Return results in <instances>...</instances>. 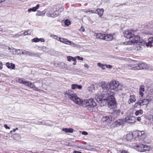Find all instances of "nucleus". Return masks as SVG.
Listing matches in <instances>:
<instances>
[{
  "instance_id": "nucleus-1",
  "label": "nucleus",
  "mask_w": 153,
  "mask_h": 153,
  "mask_svg": "<svg viewBox=\"0 0 153 153\" xmlns=\"http://www.w3.org/2000/svg\"><path fill=\"white\" fill-rule=\"evenodd\" d=\"M75 99L72 100L76 104L80 105L82 103L85 107H87L89 110L93 111V108L96 106V103L94 101L93 99H91L88 100H85L81 102L80 99L76 96L74 97Z\"/></svg>"
},
{
  "instance_id": "nucleus-2",
  "label": "nucleus",
  "mask_w": 153,
  "mask_h": 153,
  "mask_svg": "<svg viewBox=\"0 0 153 153\" xmlns=\"http://www.w3.org/2000/svg\"><path fill=\"white\" fill-rule=\"evenodd\" d=\"M111 94L108 96L107 94L105 95L106 97H107L108 105L110 108H115L117 107V104L114 96V92H111Z\"/></svg>"
},
{
  "instance_id": "nucleus-3",
  "label": "nucleus",
  "mask_w": 153,
  "mask_h": 153,
  "mask_svg": "<svg viewBox=\"0 0 153 153\" xmlns=\"http://www.w3.org/2000/svg\"><path fill=\"white\" fill-rule=\"evenodd\" d=\"M145 132L144 131H137L134 132V139L135 140L142 142L144 138Z\"/></svg>"
},
{
  "instance_id": "nucleus-4",
  "label": "nucleus",
  "mask_w": 153,
  "mask_h": 153,
  "mask_svg": "<svg viewBox=\"0 0 153 153\" xmlns=\"http://www.w3.org/2000/svg\"><path fill=\"white\" fill-rule=\"evenodd\" d=\"M148 68L146 64L145 63H142L138 64L136 65H130L129 69L134 70H138L141 69H146Z\"/></svg>"
},
{
  "instance_id": "nucleus-5",
  "label": "nucleus",
  "mask_w": 153,
  "mask_h": 153,
  "mask_svg": "<svg viewBox=\"0 0 153 153\" xmlns=\"http://www.w3.org/2000/svg\"><path fill=\"white\" fill-rule=\"evenodd\" d=\"M106 95L107 94H104V95H99V96L97 97L96 99L97 102L99 103L101 107H103L106 105L107 102V97H106Z\"/></svg>"
},
{
  "instance_id": "nucleus-6",
  "label": "nucleus",
  "mask_w": 153,
  "mask_h": 153,
  "mask_svg": "<svg viewBox=\"0 0 153 153\" xmlns=\"http://www.w3.org/2000/svg\"><path fill=\"white\" fill-rule=\"evenodd\" d=\"M101 87L103 89V92H105V93H103L102 95H104V94H107L108 96L110 95L111 93L114 91H110L109 88V83H106L105 82H102Z\"/></svg>"
},
{
  "instance_id": "nucleus-7",
  "label": "nucleus",
  "mask_w": 153,
  "mask_h": 153,
  "mask_svg": "<svg viewBox=\"0 0 153 153\" xmlns=\"http://www.w3.org/2000/svg\"><path fill=\"white\" fill-rule=\"evenodd\" d=\"M110 91H117L118 90V87L119 86V83L116 81H112L109 83Z\"/></svg>"
},
{
  "instance_id": "nucleus-8",
  "label": "nucleus",
  "mask_w": 153,
  "mask_h": 153,
  "mask_svg": "<svg viewBox=\"0 0 153 153\" xmlns=\"http://www.w3.org/2000/svg\"><path fill=\"white\" fill-rule=\"evenodd\" d=\"M135 32L134 30H130L125 31L124 32V36L127 39H131L134 36V33Z\"/></svg>"
},
{
  "instance_id": "nucleus-9",
  "label": "nucleus",
  "mask_w": 153,
  "mask_h": 153,
  "mask_svg": "<svg viewBox=\"0 0 153 153\" xmlns=\"http://www.w3.org/2000/svg\"><path fill=\"white\" fill-rule=\"evenodd\" d=\"M65 95L66 97H68L71 100L75 99V97H74L76 95L71 89L69 90L66 91L65 93Z\"/></svg>"
},
{
  "instance_id": "nucleus-10",
  "label": "nucleus",
  "mask_w": 153,
  "mask_h": 153,
  "mask_svg": "<svg viewBox=\"0 0 153 153\" xmlns=\"http://www.w3.org/2000/svg\"><path fill=\"white\" fill-rule=\"evenodd\" d=\"M113 109L111 112L112 114L111 116L112 117L114 120L119 116L120 112V110L119 109H115V108Z\"/></svg>"
},
{
  "instance_id": "nucleus-11",
  "label": "nucleus",
  "mask_w": 153,
  "mask_h": 153,
  "mask_svg": "<svg viewBox=\"0 0 153 153\" xmlns=\"http://www.w3.org/2000/svg\"><path fill=\"white\" fill-rule=\"evenodd\" d=\"M125 122L129 123H134L136 122V119L134 117L129 115L128 116L125 118Z\"/></svg>"
},
{
  "instance_id": "nucleus-12",
  "label": "nucleus",
  "mask_w": 153,
  "mask_h": 153,
  "mask_svg": "<svg viewBox=\"0 0 153 153\" xmlns=\"http://www.w3.org/2000/svg\"><path fill=\"white\" fill-rule=\"evenodd\" d=\"M146 102H147V103H148V99H144L143 100H139L135 103L134 106V107H137L138 105L140 106L146 105V104H145V103Z\"/></svg>"
},
{
  "instance_id": "nucleus-13",
  "label": "nucleus",
  "mask_w": 153,
  "mask_h": 153,
  "mask_svg": "<svg viewBox=\"0 0 153 153\" xmlns=\"http://www.w3.org/2000/svg\"><path fill=\"white\" fill-rule=\"evenodd\" d=\"M53 10L52 8L50 9L49 11L47 13L48 16L50 17H55L58 16L59 15L58 12L57 11H54L53 13H52V11Z\"/></svg>"
},
{
  "instance_id": "nucleus-14",
  "label": "nucleus",
  "mask_w": 153,
  "mask_h": 153,
  "mask_svg": "<svg viewBox=\"0 0 153 153\" xmlns=\"http://www.w3.org/2000/svg\"><path fill=\"white\" fill-rule=\"evenodd\" d=\"M144 146V145L143 144L139 143L134 146V148L138 151L142 152H144L143 149Z\"/></svg>"
},
{
  "instance_id": "nucleus-15",
  "label": "nucleus",
  "mask_w": 153,
  "mask_h": 153,
  "mask_svg": "<svg viewBox=\"0 0 153 153\" xmlns=\"http://www.w3.org/2000/svg\"><path fill=\"white\" fill-rule=\"evenodd\" d=\"M131 39H132L131 40V43L134 45H137V42H139L140 38L139 36H135L134 34V36Z\"/></svg>"
},
{
  "instance_id": "nucleus-16",
  "label": "nucleus",
  "mask_w": 153,
  "mask_h": 153,
  "mask_svg": "<svg viewBox=\"0 0 153 153\" xmlns=\"http://www.w3.org/2000/svg\"><path fill=\"white\" fill-rule=\"evenodd\" d=\"M125 123V121L123 119H119L115 122L114 125L116 127H118L123 124Z\"/></svg>"
},
{
  "instance_id": "nucleus-17",
  "label": "nucleus",
  "mask_w": 153,
  "mask_h": 153,
  "mask_svg": "<svg viewBox=\"0 0 153 153\" xmlns=\"http://www.w3.org/2000/svg\"><path fill=\"white\" fill-rule=\"evenodd\" d=\"M148 42L146 43V45L147 47H151L153 46V37L149 38L148 39Z\"/></svg>"
},
{
  "instance_id": "nucleus-18",
  "label": "nucleus",
  "mask_w": 153,
  "mask_h": 153,
  "mask_svg": "<svg viewBox=\"0 0 153 153\" xmlns=\"http://www.w3.org/2000/svg\"><path fill=\"white\" fill-rule=\"evenodd\" d=\"M113 36L112 35L110 34H105L104 40L109 41H111L113 39Z\"/></svg>"
},
{
  "instance_id": "nucleus-19",
  "label": "nucleus",
  "mask_w": 153,
  "mask_h": 153,
  "mask_svg": "<svg viewBox=\"0 0 153 153\" xmlns=\"http://www.w3.org/2000/svg\"><path fill=\"white\" fill-rule=\"evenodd\" d=\"M94 36H96V38L97 39H104L105 34L95 33Z\"/></svg>"
},
{
  "instance_id": "nucleus-20",
  "label": "nucleus",
  "mask_w": 153,
  "mask_h": 153,
  "mask_svg": "<svg viewBox=\"0 0 153 153\" xmlns=\"http://www.w3.org/2000/svg\"><path fill=\"white\" fill-rule=\"evenodd\" d=\"M82 86L80 85H78L77 84H73L71 85V88L73 89H75L78 88L79 89H81Z\"/></svg>"
},
{
  "instance_id": "nucleus-21",
  "label": "nucleus",
  "mask_w": 153,
  "mask_h": 153,
  "mask_svg": "<svg viewBox=\"0 0 153 153\" xmlns=\"http://www.w3.org/2000/svg\"><path fill=\"white\" fill-rule=\"evenodd\" d=\"M133 137H134V132L129 133L127 134L126 138L127 140H130L132 139Z\"/></svg>"
},
{
  "instance_id": "nucleus-22",
  "label": "nucleus",
  "mask_w": 153,
  "mask_h": 153,
  "mask_svg": "<svg viewBox=\"0 0 153 153\" xmlns=\"http://www.w3.org/2000/svg\"><path fill=\"white\" fill-rule=\"evenodd\" d=\"M102 120L103 122H105L108 120H113L111 116H105L103 117L102 118Z\"/></svg>"
},
{
  "instance_id": "nucleus-23",
  "label": "nucleus",
  "mask_w": 153,
  "mask_h": 153,
  "mask_svg": "<svg viewBox=\"0 0 153 153\" xmlns=\"http://www.w3.org/2000/svg\"><path fill=\"white\" fill-rule=\"evenodd\" d=\"M62 131L66 133H72L74 132V130L72 128H63Z\"/></svg>"
},
{
  "instance_id": "nucleus-24",
  "label": "nucleus",
  "mask_w": 153,
  "mask_h": 153,
  "mask_svg": "<svg viewBox=\"0 0 153 153\" xmlns=\"http://www.w3.org/2000/svg\"><path fill=\"white\" fill-rule=\"evenodd\" d=\"M6 65L8 68H11L12 69H14L15 67V65L12 63H10L9 62H7L6 64Z\"/></svg>"
},
{
  "instance_id": "nucleus-25",
  "label": "nucleus",
  "mask_w": 153,
  "mask_h": 153,
  "mask_svg": "<svg viewBox=\"0 0 153 153\" xmlns=\"http://www.w3.org/2000/svg\"><path fill=\"white\" fill-rule=\"evenodd\" d=\"M97 12L98 15L100 17L102 16L104 12V10L103 9H97Z\"/></svg>"
},
{
  "instance_id": "nucleus-26",
  "label": "nucleus",
  "mask_w": 153,
  "mask_h": 153,
  "mask_svg": "<svg viewBox=\"0 0 153 153\" xmlns=\"http://www.w3.org/2000/svg\"><path fill=\"white\" fill-rule=\"evenodd\" d=\"M8 49L10 51V52H12L13 54H16V52L20 51V49L16 50L13 48H10L9 47Z\"/></svg>"
},
{
  "instance_id": "nucleus-27",
  "label": "nucleus",
  "mask_w": 153,
  "mask_h": 153,
  "mask_svg": "<svg viewBox=\"0 0 153 153\" xmlns=\"http://www.w3.org/2000/svg\"><path fill=\"white\" fill-rule=\"evenodd\" d=\"M130 98L129 100L130 101V102L132 103L135 101L136 100L135 99V96L134 95H131L130 96Z\"/></svg>"
},
{
  "instance_id": "nucleus-28",
  "label": "nucleus",
  "mask_w": 153,
  "mask_h": 153,
  "mask_svg": "<svg viewBox=\"0 0 153 153\" xmlns=\"http://www.w3.org/2000/svg\"><path fill=\"white\" fill-rule=\"evenodd\" d=\"M22 54L27 55L31 56V55H33V54H32V52L29 51H27L25 50H23V51L22 52Z\"/></svg>"
},
{
  "instance_id": "nucleus-29",
  "label": "nucleus",
  "mask_w": 153,
  "mask_h": 153,
  "mask_svg": "<svg viewBox=\"0 0 153 153\" xmlns=\"http://www.w3.org/2000/svg\"><path fill=\"white\" fill-rule=\"evenodd\" d=\"M29 86L32 88H33V89L36 91H39V89L38 88L36 87L35 85L32 83H30Z\"/></svg>"
},
{
  "instance_id": "nucleus-30",
  "label": "nucleus",
  "mask_w": 153,
  "mask_h": 153,
  "mask_svg": "<svg viewBox=\"0 0 153 153\" xmlns=\"http://www.w3.org/2000/svg\"><path fill=\"white\" fill-rule=\"evenodd\" d=\"M67 58L68 61H71V60H72L73 61H74L75 60H76V57L74 58L72 56H67Z\"/></svg>"
},
{
  "instance_id": "nucleus-31",
  "label": "nucleus",
  "mask_w": 153,
  "mask_h": 153,
  "mask_svg": "<svg viewBox=\"0 0 153 153\" xmlns=\"http://www.w3.org/2000/svg\"><path fill=\"white\" fill-rule=\"evenodd\" d=\"M145 43V41L140 40V41H139L138 42H137V45H143Z\"/></svg>"
},
{
  "instance_id": "nucleus-32",
  "label": "nucleus",
  "mask_w": 153,
  "mask_h": 153,
  "mask_svg": "<svg viewBox=\"0 0 153 153\" xmlns=\"http://www.w3.org/2000/svg\"><path fill=\"white\" fill-rule=\"evenodd\" d=\"M143 113V111L141 110H137L135 113V114L137 116L140 115L142 114Z\"/></svg>"
},
{
  "instance_id": "nucleus-33",
  "label": "nucleus",
  "mask_w": 153,
  "mask_h": 153,
  "mask_svg": "<svg viewBox=\"0 0 153 153\" xmlns=\"http://www.w3.org/2000/svg\"><path fill=\"white\" fill-rule=\"evenodd\" d=\"M144 148L143 149H144V151H149L150 149V147L147 146V145H144V146L143 147Z\"/></svg>"
},
{
  "instance_id": "nucleus-34",
  "label": "nucleus",
  "mask_w": 153,
  "mask_h": 153,
  "mask_svg": "<svg viewBox=\"0 0 153 153\" xmlns=\"http://www.w3.org/2000/svg\"><path fill=\"white\" fill-rule=\"evenodd\" d=\"M69 44L68 45H70L72 46L75 47L76 46V44L74 43V42L72 41H69Z\"/></svg>"
},
{
  "instance_id": "nucleus-35",
  "label": "nucleus",
  "mask_w": 153,
  "mask_h": 153,
  "mask_svg": "<svg viewBox=\"0 0 153 153\" xmlns=\"http://www.w3.org/2000/svg\"><path fill=\"white\" fill-rule=\"evenodd\" d=\"M139 90L140 91L144 92L145 91V86L144 85H141L140 88H139Z\"/></svg>"
},
{
  "instance_id": "nucleus-36",
  "label": "nucleus",
  "mask_w": 153,
  "mask_h": 153,
  "mask_svg": "<svg viewBox=\"0 0 153 153\" xmlns=\"http://www.w3.org/2000/svg\"><path fill=\"white\" fill-rule=\"evenodd\" d=\"M65 25L66 26H68L71 24L70 21L68 19H66L65 21Z\"/></svg>"
},
{
  "instance_id": "nucleus-37",
  "label": "nucleus",
  "mask_w": 153,
  "mask_h": 153,
  "mask_svg": "<svg viewBox=\"0 0 153 153\" xmlns=\"http://www.w3.org/2000/svg\"><path fill=\"white\" fill-rule=\"evenodd\" d=\"M33 55H31V56H36V57H40V54L39 53H34L32 52Z\"/></svg>"
},
{
  "instance_id": "nucleus-38",
  "label": "nucleus",
  "mask_w": 153,
  "mask_h": 153,
  "mask_svg": "<svg viewBox=\"0 0 153 153\" xmlns=\"http://www.w3.org/2000/svg\"><path fill=\"white\" fill-rule=\"evenodd\" d=\"M32 42H39V38H33L32 39Z\"/></svg>"
},
{
  "instance_id": "nucleus-39",
  "label": "nucleus",
  "mask_w": 153,
  "mask_h": 153,
  "mask_svg": "<svg viewBox=\"0 0 153 153\" xmlns=\"http://www.w3.org/2000/svg\"><path fill=\"white\" fill-rule=\"evenodd\" d=\"M18 82L20 83H23L24 82L23 79L22 78H18Z\"/></svg>"
},
{
  "instance_id": "nucleus-40",
  "label": "nucleus",
  "mask_w": 153,
  "mask_h": 153,
  "mask_svg": "<svg viewBox=\"0 0 153 153\" xmlns=\"http://www.w3.org/2000/svg\"><path fill=\"white\" fill-rule=\"evenodd\" d=\"M48 49V48L47 47L42 46V51L43 52H46Z\"/></svg>"
},
{
  "instance_id": "nucleus-41",
  "label": "nucleus",
  "mask_w": 153,
  "mask_h": 153,
  "mask_svg": "<svg viewBox=\"0 0 153 153\" xmlns=\"http://www.w3.org/2000/svg\"><path fill=\"white\" fill-rule=\"evenodd\" d=\"M36 10V8H35V7H34L33 8H30L28 9V11L29 12H30L31 11H35Z\"/></svg>"
},
{
  "instance_id": "nucleus-42",
  "label": "nucleus",
  "mask_w": 153,
  "mask_h": 153,
  "mask_svg": "<svg viewBox=\"0 0 153 153\" xmlns=\"http://www.w3.org/2000/svg\"><path fill=\"white\" fill-rule=\"evenodd\" d=\"M69 40H68L67 39H64L63 41H62V43L68 45L69 44L68 42H69Z\"/></svg>"
},
{
  "instance_id": "nucleus-43",
  "label": "nucleus",
  "mask_w": 153,
  "mask_h": 153,
  "mask_svg": "<svg viewBox=\"0 0 153 153\" xmlns=\"http://www.w3.org/2000/svg\"><path fill=\"white\" fill-rule=\"evenodd\" d=\"M23 84L27 86H29L30 82L28 81H24Z\"/></svg>"
},
{
  "instance_id": "nucleus-44",
  "label": "nucleus",
  "mask_w": 153,
  "mask_h": 153,
  "mask_svg": "<svg viewBox=\"0 0 153 153\" xmlns=\"http://www.w3.org/2000/svg\"><path fill=\"white\" fill-rule=\"evenodd\" d=\"M36 15L37 16H41L42 15V12L39 11H38L37 12Z\"/></svg>"
},
{
  "instance_id": "nucleus-45",
  "label": "nucleus",
  "mask_w": 153,
  "mask_h": 153,
  "mask_svg": "<svg viewBox=\"0 0 153 153\" xmlns=\"http://www.w3.org/2000/svg\"><path fill=\"white\" fill-rule=\"evenodd\" d=\"M76 58L78 60H83V58H82V57H80V56H77V57H76Z\"/></svg>"
},
{
  "instance_id": "nucleus-46",
  "label": "nucleus",
  "mask_w": 153,
  "mask_h": 153,
  "mask_svg": "<svg viewBox=\"0 0 153 153\" xmlns=\"http://www.w3.org/2000/svg\"><path fill=\"white\" fill-rule=\"evenodd\" d=\"M105 67L106 68H112V66L111 65H108L105 64Z\"/></svg>"
},
{
  "instance_id": "nucleus-47",
  "label": "nucleus",
  "mask_w": 153,
  "mask_h": 153,
  "mask_svg": "<svg viewBox=\"0 0 153 153\" xmlns=\"http://www.w3.org/2000/svg\"><path fill=\"white\" fill-rule=\"evenodd\" d=\"M143 91H139V94L141 97H143L144 95V93L143 92Z\"/></svg>"
},
{
  "instance_id": "nucleus-48",
  "label": "nucleus",
  "mask_w": 153,
  "mask_h": 153,
  "mask_svg": "<svg viewBox=\"0 0 153 153\" xmlns=\"http://www.w3.org/2000/svg\"><path fill=\"white\" fill-rule=\"evenodd\" d=\"M27 31L28 32L29 35H30L32 32V30L31 29H30L27 30Z\"/></svg>"
},
{
  "instance_id": "nucleus-49",
  "label": "nucleus",
  "mask_w": 153,
  "mask_h": 153,
  "mask_svg": "<svg viewBox=\"0 0 153 153\" xmlns=\"http://www.w3.org/2000/svg\"><path fill=\"white\" fill-rule=\"evenodd\" d=\"M4 127L7 129H10V128L8 126L7 124H5L4 125Z\"/></svg>"
},
{
  "instance_id": "nucleus-50",
  "label": "nucleus",
  "mask_w": 153,
  "mask_h": 153,
  "mask_svg": "<svg viewBox=\"0 0 153 153\" xmlns=\"http://www.w3.org/2000/svg\"><path fill=\"white\" fill-rule=\"evenodd\" d=\"M82 134L83 135H87L88 134V133L85 131H83L82 132Z\"/></svg>"
},
{
  "instance_id": "nucleus-51",
  "label": "nucleus",
  "mask_w": 153,
  "mask_h": 153,
  "mask_svg": "<svg viewBox=\"0 0 153 153\" xmlns=\"http://www.w3.org/2000/svg\"><path fill=\"white\" fill-rule=\"evenodd\" d=\"M105 65L103 64H102V66H101V68L102 69L104 70L105 69Z\"/></svg>"
},
{
  "instance_id": "nucleus-52",
  "label": "nucleus",
  "mask_w": 153,
  "mask_h": 153,
  "mask_svg": "<svg viewBox=\"0 0 153 153\" xmlns=\"http://www.w3.org/2000/svg\"><path fill=\"white\" fill-rule=\"evenodd\" d=\"M54 37V38L55 39H56V40H59V38H60L59 37H58L57 36H56V35H54L53 36Z\"/></svg>"
},
{
  "instance_id": "nucleus-53",
  "label": "nucleus",
  "mask_w": 153,
  "mask_h": 153,
  "mask_svg": "<svg viewBox=\"0 0 153 153\" xmlns=\"http://www.w3.org/2000/svg\"><path fill=\"white\" fill-rule=\"evenodd\" d=\"M38 49L40 51H42V46L39 47H38Z\"/></svg>"
},
{
  "instance_id": "nucleus-54",
  "label": "nucleus",
  "mask_w": 153,
  "mask_h": 153,
  "mask_svg": "<svg viewBox=\"0 0 153 153\" xmlns=\"http://www.w3.org/2000/svg\"><path fill=\"white\" fill-rule=\"evenodd\" d=\"M64 39H63L62 38H59V41L61 42H62V41H63Z\"/></svg>"
},
{
  "instance_id": "nucleus-55",
  "label": "nucleus",
  "mask_w": 153,
  "mask_h": 153,
  "mask_svg": "<svg viewBox=\"0 0 153 153\" xmlns=\"http://www.w3.org/2000/svg\"><path fill=\"white\" fill-rule=\"evenodd\" d=\"M84 67L86 68H88L89 67V66H88L87 64H85L84 65Z\"/></svg>"
},
{
  "instance_id": "nucleus-56",
  "label": "nucleus",
  "mask_w": 153,
  "mask_h": 153,
  "mask_svg": "<svg viewBox=\"0 0 153 153\" xmlns=\"http://www.w3.org/2000/svg\"><path fill=\"white\" fill-rule=\"evenodd\" d=\"M102 65V64L101 63H98L97 64V66L99 67H101Z\"/></svg>"
},
{
  "instance_id": "nucleus-57",
  "label": "nucleus",
  "mask_w": 153,
  "mask_h": 153,
  "mask_svg": "<svg viewBox=\"0 0 153 153\" xmlns=\"http://www.w3.org/2000/svg\"><path fill=\"white\" fill-rule=\"evenodd\" d=\"M39 39V41H40L42 42H44L45 41L44 39L42 38Z\"/></svg>"
},
{
  "instance_id": "nucleus-58",
  "label": "nucleus",
  "mask_w": 153,
  "mask_h": 153,
  "mask_svg": "<svg viewBox=\"0 0 153 153\" xmlns=\"http://www.w3.org/2000/svg\"><path fill=\"white\" fill-rule=\"evenodd\" d=\"M141 118L140 117H138L137 118V120L139 121H140L141 120Z\"/></svg>"
},
{
  "instance_id": "nucleus-59",
  "label": "nucleus",
  "mask_w": 153,
  "mask_h": 153,
  "mask_svg": "<svg viewBox=\"0 0 153 153\" xmlns=\"http://www.w3.org/2000/svg\"><path fill=\"white\" fill-rule=\"evenodd\" d=\"M23 34L25 36L29 35V34H28V32L27 31L25 32Z\"/></svg>"
},
{
  "instance_id": "nucleus-60",
  "label": "nucleus",
  "mask_w": 153,
  "mask_h": 153,
  "mask_svg": "<svg viewBox=\"0 0 153 153\" xmlns=\"http://www.w3.org/2000/svg\"><path fill=\"white\" fill-rule=\"evenodd\" d=\"M82 27V26H81V30L82 32H84L85 30V29Z\"/></svg>"
},
{
  "instance_id": "nucleus-61",
  "label": "nucleus",
  "mask_w": 153,
  "mask_h": 153,
  "mask_svg": "<svg viewBox=\"0 0 153 153\" xmlns=\"http://www.w3.org/2000/svg\"><path fill=\"white\" fill-rule=\"evenodd\" d=\"M74 153H82L81 152L77 151H74Z\"/></svg>"
},
{
  "instance_id": "nucleus-62",
  "label": "nucleus",
  "mask_w": 153,
  "mask_h": 153,
  "mask_svg": "<svg viewBox=\"0 0 153 153\" xmlns=\"http://www.w3.org/2000/svg\"><path fill=\"white\" fill-rule=\"evenodd\" d=\"M95 11L92 10H89V12H91L92 13H95Z\"/></svg>"
},
{
  "instance_id": "nucleus-63",
  "label": "nucleus",
  "mask_w": 153,
  "mask_h": 153,
  "mask_svg": "<svg viewBox=\"0 0 153 153\" xmlns=\"http://www.w3.org/2000/svg\"><path fill=\"white\" fill-rule=\"evenodd\" d=\"M39 4L37 5L35 7V8H36V10H37V9H38L39 8Z\"/></svg>"
},
{
  "instance_id": "nucleus-64",
  "label": "nucleus",
  "mask_w": 153,
  "mask_h": 153,
  "mask_svg": "<svg viewBox=\"0 0 153 153\" xmlns=\"http://www.w3.org/2000/svg\"><path fill=\"white\" fill-rule=\"evenodd\" d=\"M121 153H128L127 152H126L124 150H123L122 152Z\"/></svg>"
}]
</instances>
